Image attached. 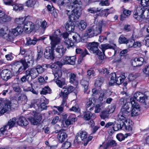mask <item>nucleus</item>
<instances>
[{"label":"nucleus","instance_id":"obj_36","mask_svg":"<svg viewBox=\"0 0 149 149\" xmlns=\"http://www.w3.org/2000/svg\"><path fill=\"white\" fill-rule=\"evenodd\" d=\"M42 98H42L40 99H37L34 100L33 102L30 105V107L35 108L36 107L35 105H36L38 108L41 102L44 101V99H42Z\"/></svg>","mask_w":149,"mask_h":149},{"label":"nucleus","instance_id":"obj_7","mask_svg":"<svg viewBox=\"0 0 149 149\" xmlns=\"http://www.w3.org/2000/svg\"><path fill=\"white\" fill-rule=\"evenodd\" d=\"M52 46L46 47L44 50V57L47 59L53 60L54 58V48L55 45H57L54 44L52 45L51 42Z\"/></svg>","mask_w":149,"mask_h":149},{"label":"nucleus","instance_id":"obj_46","mask_svg":"<svg viewBox=\"0 0 149 149\" xmlns=\"http://www.w3.org/2000/svg\"><path fill=\"white\" fill-rule=\"evenodd\" d=\"M54 80L56 84L60 88H62L63 86L65 84V81L64 79H62L61 80L58 79L56 80Z\"/></svg>","mask_w":149,"mask_h":149},{"label":"nucleus","instance_id":"obj_3","mask_svg":"<svg viewBox=\"0 0 149 149\" xmlns=\"http://www.w3.org/2000/svg\"><path fill=\"white\" fill-rule=\"evenodd\" d=\"M99 43L97 42H89L87 45V48L91 52L96 54L98 57L101 60L104 59L103 53H102L98 48Z\"/></svg>","mask_w":149,"mask_h":149},{"label":"nucleus","instance_id":"obj_55","mask_svg":"<svg viewBox=\"0 0 149 149\" xmlns=\"http://www.w3.org/2000/svg\"><path fill=\"white\" fill-rule=\"evenodd\" d=\"M128 40L125 37L121 36L119 38L118 41L120 44H127L128 42Z\"/></svg>","mask_w":149,"mask_h":149},{"label":"nucleus","instance_id":"obj_45","mask_svg":"<svg viewBox=\"0 0 149 149\" xmlns=\"http://www.w3.org/2000/svg\"><path fill=\"white\" fill-rule=\"evenodd\" d=\"M51 91V90L48 86H45L42 89L40 93L41 94L45 95L47 93H50Z\"/></svg>","mask_w":149,"mask_h":149},{"label":"nucleus","instance_id":"obj_60","mask_svg":"<svg viewBox=\"0 0 149 149\" xmlns=\"http://www.w3.org/2000/svg\"><path fill=\"white\" fill-rule=\"evenodd\" d=\"M14 10H22L23 9V8L21 4H16L13 6Z\"/></svg>","mask_w":149,"mask_h":149},{"label":"nucleus","instance_id":"obj_26","mask_svg":"<svg viewBox=\"0 0 149 149\" xmlns=\"http://www.w3.org/2000/svg\"><path fill=\"white\" fill-rule=\"evenodd\" d=\"M120 120V122L119 120L117 123H116L115 122H113L114 124L113 125V126H112V128L114 131H117L120 130H121L122 127H123V126H122V121H121Z\"/></svg>","mask_w":149,"mask_h":149},{"label":"nucleus","instance_id":"obj_30","mask_svg":"<svg viewBox=\"0 0 149 149\" xmlns=\"http://www.w3.org/2000/svg\"><path fill=\"white\" fill-rule=\"evenodd\" d=\"M42 99H44L43 101H41V102L39 105L38 108L41 109V110L46 109H47V106L46 105L49 103V101L45 98H43Z\"/></svg>","mask_w":149,"mask_h":149},{"label":"nucleus","instance_id":"obj_5","mask_svg":"<svg viewBox=\"0 0 149 149\" xmlns=\"http://www.w3.org/2000/svg\"><path fill=\"white\" fill-rule=\"evenodd\" d=\"M16 118H13L10 119L8 122V123L4 125L0 129V136H5L8 134V130L13 127L15 124Z\"/></svg>","mask_w":149,"mask_h":149},{"label":"nucleus","instance_id":"obj_44","mask_svg":"<svg viewBox=\"0 0 149 149\" xmlns=\"http://www.w3.org/2000/svg\"><path fill=\"white\" fill-rule=\"evenodd\" d=\"M87 54H88V51L85 49L84 51L83 52L79 57L77 61L78 63L79 64L81 63L83 60V57Z\"/></svg>","mask_w":149,"mask_h":149},{"label":"nucleus","instance_id":"obj_28","mask_svg":"<svg viewBox=\"0 0 149 149\" xmlns=\"http://www.w3.org/2000/svg\"><path fill=\"white\" fill-rule=\"evenodd\" d=\"M96 116L95 114L92 113L88 111L86 113L84 117V119L86 120H89L90 119H95Z\"/></svg>","mask_w":149,"mask_h":149},{"label":"nucleus","instance_id":"obj_63","mask_svg":"<svg viewBox=\"0 0 149 149\" xmlns=\"http://www.w3.org/2000/svg\"><path fill=\"white\" fill-rule=\"evenodd\" d=\"M142 6L146 7L149 5V0H140Z\"/></svg>","mask_w":149,"mask_h":149},{"label":"nucleus","instance_id":"obj_62","mask_svg":"<svg viewBox=\"0 0 149 149\" xmlns=\"http://www.w3.org/2000/svg\"><path fill=\"white\" fill-rule=\"evenodd\" d=\"M1 20L3 22H6L11 20V18L10 17L6 15L5 14V15L1 18Z\"/></svg>","mask_w":149,"mask_h":149},{"label":"nucleus","instance_id":"obj_31","mask_svg":"<svg viewBox=\"0 0 149 149\" xmlns=\"http://www.w3.org/2000/svg\"><path fill=\"white\" fill-rule=\"evenodd\" d=\"M70 3L74 5V7L77 8H81L82 3L81 0H70Z\"/></svg>","mask_w":149,"mask_h":149},{"label":"nucleus","instance_id":"obj_14","mask_svg":"<svg viewBox=\"0 0 149 149\" xmlns=\"http://www.w3.org/2000/svg\"><path fill=\"white\" fill-rule=\"evenodd\" d=\"M31 51H27L24 56V59H22L25 62H26L28 64V68L31 65V64L33 62V57L31 54Z\"/></svg>","mask_w":149,"mask_h":149},{"label":"nucleus","instance_id":"obj_9","mask_svg":"<svg viewBox=\"0 0 149 149\" xmlns=\"http://www.w3.org/2000/svg\"><path fill=\"white\" fill-rule=\"evenodd\" d=\"M81 8H74L70 15H69V18L71 22L76 21L80 17L81 14Z\"/></svg>","mask_w":149,"mask_h":149},{"label":"nucleus","instance_id":"obj_40","mask_svg":"<svg viewBox=\"0 0 149 149\" xmlns=\"http://www.w3.org/2000/svg\"><path fill=\"white\" fill-rule=\"evenodd\" d=\"M108 92L107 91L104 90L102 91L100 94L99 97V99L100 101H102L104 99H106L107 97L109 96V95L107 94Z\"/></svg>","mask_w":149,"mask_h":149},{"label":"nucleus","instance_id":"obj_1","mask_svg":"<svg viewBox=\"0 0 149 149\" xmlns=\"http://www.w3.org/2000/svg\"><path fill=\"white\" fill-rule=\"evenodd\" d=\"M134 99L139 102L144 103L145 108H148L149 107V97L141 93L137 92L135 93L134 95V98L131 97L130 99V102L133 108L140 110V106L138 103L135 102Z\"/></svg>","mask_w":149,"mask_h":149},{"label":"nucleus","instance_id":"obj_27","mask_svg":"<svg viewBox=\"0 0 149 149\" xmlns=\"http://www.w3.org/2000/svg\"><path fill=\"white\" fill-rule=\"evenodd\" d=\"M75 25L73 22H70L67 23L65 26V29L68 32L72 31H74Z\"/></svg>","mask_w":149,"mask_h":149},{"label":"nucleus","instance_id":"obj_50","mask_svg":"<svg viewBox=\"0 0 149 149\" xmlns=\"http://www.w3.org/2000/svg\"><path fill=\"white\" fill-rule=\"evenodd\" d=\"M74 8V5L72 4V3L70 5H68L67 6V9L65 11V13L69 15V13L71 12V13L73 12V10Z\"/></svg>","mask_w":149,"mask_h":149},{"label":"nucleus","instance_id":"obj_35","mask_svg":"<svg viewBox=\"0 0 149 149\" xmlns=\"http://www.w3.org/2000/svg\"><path fill=\"white\" fill-rule=\"evenodd\" d=\"M80 84L84 88V93H86L88 90V81L86 80L85 78H83L81 80Z\"/></svg>","mask_w":149,"mask_h":149},{"label":"nucleus","instance_id":"obj_24","mask_svg":"<svg viewBox=\"0 0 149 149\" xmlns=\"http://www.w3.org/2000/svg\"><path fill=\"white\" fill-rule=\"evenodd\" d=\"M116 46L115 45H114V46L111 45H110L108 44H102L100 46V48L101 49L102 51V53H103V57L104 58V53L105 50L109 49H114V48L116 47Z\"/></svg>","mask_w":149,"mask_h":149},{"label":"nucleus","instance_id":"obj_4","mask_svg":"<svg viewBox=\"0 0 149 149\" xmlns=\"http://www.w3.org/2000/svg\"><path fill=\"white\" fill-rule=\"evenodd\" d=\"M142 6H137L134 11V17L137 20H141L147 18L144 15L146 8Z\"/></svg>","mask_w":149,"mask_h":149},{"label":"nucleus","instance_id":"obj_13","mask_svg":"<svg viewBox=\"0 0 149 149\" xmlns=\"http://www.w3.org/2000/svg\"><path fill=\"white\" fill-rule=\"evenodd\" d=\"M12 72L9 70L6 69L3 70L1 73V76L2 78L7 81L13 77Z\"/></svg>","mask_w":149,"mask_h":149},{"label":"nucleus","instance_id":"obj_15","mask_svg":"<svg viewBox=\"0 0 149 149\" xmlns=\"http://www.w3.org/2000/svg\"><path fill=\"white\" fill-rule=\"evenodd\" d=\"M42 119V116L39 114H36L33 118L32 117H30L28 118V120L31 123L34 125H37L40 122Z\"/></svg>","mask_w":149,"mask_h":149},{"label":"nucleus","instance_id":"obj_47","mask_svg":"<svg viewBox=\"0 0 149 149\" xmlns=\"http://www.w3.org/2000/svg\"><path fill=\"white\" fill-rule=\"evenodd\" d=\"M74 42L78 43L81 41V38L80 36L77 33H75L72 36Z\"/></svg>","mask_w":149,"mask_h":149},{"label":"nucleus","instance_id":"obj_52","mask_svg":"<svg viewBox=\"0 0 149 149\" xmlns=\"http://www.w3.org/2000/svg\"><path fill=\"white\" fill-rule=\"evenodd\" d=\"M87 24L84 21H81L79 23L78 26L79 29L82 31L84 30Z\"/></svg>","mask_w":149,"mask_h":149},{"label":"nucleus","instance_id":"obj_20","mask_svg":"<svg viewBox=\"0 0 149 149\" xmlns=\"http://www.w3.org/2000/svg\"><path fill=\"white\" fill-rule=\"evenodd\" d=\"M4 104L3 108L0 111L1 114H4L7 111H9L10 109L11 102L9 100H4L3 102Z\"/></svg>","mask_w":149,"mask_h":149},{"label":"nucleus","instance_id":"obj_29","mask_svg":"<svg viewBox=\"0 0 149 149\" xmlns=\"http://www.w3.org/2000/svg\"><path fill=\"white\" fill-rule=\"evenodd\" d=\"M17 123L21 126H26L28 124V122L24 117L22 116L19 118Z\"/></svg>","mask_w":149,"mask_h":149},{"label":"nucleus","instance_id":"obj_38","mask_svg":"<svg viewBox=\"0 0 149 149\" xmlns=\"http://www.w3.org/2000/svg\"><path fill=\"white\" fill-rule=\"evenodd\" d=\"M45 65H37L35 68L38 72V74H41L45 70V69L44 68Z\"/></svg>","mask_w":149,"mask_h":149},{"label":"nucleus","instance_id":"obj_43","mask_svg":"<svg viewBox=\"0 0 149 149\" xmlns=\"http://www.w3.org/2000/svg\"><path fill=\"white\" fill-rule=\"evenodd\" d=\"M79 136H81L82 138L83 141H85L87 140V133L84 131H80L78 132Z\"/></svg>","mask_w":149,"mask_h":149},{"label":"nucleus","instance_id":"obj_37","mask_svg":"<svg viewBox=\"0 0 149 149\" xmlns=\"http://www.w3.org/2000/svg\"><path fill=\"white\" fill-rule=\"evenodd\" d=\"M104 81V79L103 77H98L95 81V86L96 87L100 88Z\"/></svg>","mask_w":149,"mask_h":149},{"label":"nucleus","instance_id":"obj_34","mask_svg":"<svg viewBox=\"0 0 149 149\" xmlns=\"http://www.w3.org/2000/svg\"><path fill=\"white\" fill-rule=\"evenodd\" d=\"M53 74L55 79L54 80H56L61 77L62 75V72L60 69H57L53 72Z\"/></svg>","mask_w":149,"mask_h":149},{"label":"nucleus","instance_id":"obj_23","mask_svg":"<svg viewBox=\"0 0 149 149\" xmlns=\"http://www.w3.org/2000/svg\"><path fill=\"white\" fill-rule=\"evenodd\" d=\"M76 57L75 56L66 57L63 59L65 63L74 65L75 63Z\"/></svg>","mask_w":149,"mask_h":149},{"label":"nucleus","instance_id":"obj_56","mask_svg":"<svg viewBox=\"0 0 149 149\" xmlns=\"http://www.w3.org/2000/svg\"><path fill=\"white\" fill-rule=\"evenodd\" d=\"M131 11L129 10H125L123 12V14L120 15V20H124V18H123V16H128L130 14Z\"/></svg>","mask_w":149,"mask_h":149},{"label":"nucleus","instance_id":"obj_59","mask_svg":"<svg viewBox=\"0 0 149 149\" xmlns=\"http://www.w3.org/2000/svg\"><path fill=\"white\" fill-rule=\"evenodd\" d=\"M71 143L68 141H65L62 145V147L63 149H68L71 146Z\"/></svg>","mask_w":149,"mask_h":149},{"label":"nucleus","instance_id":"obj_49","mask_svg":"<svg viewBox=\"0 0 149 149\" xmlns=\"http://www.w3.org/2000/svg\"><path fill=\"white\" fill-rule=\"evenodd\" d=\"M25 75L23 76L21 78L20 80L22 83H25L27 81L29 83H30V81H29V79L30 78V77L26 73H25Z\"/></svg>","mask_w":149,"mask_h":149},{"label":"nucleus","instance_id":"obj_33","mask_svg":"<svg viewBox=\"0 0 149 149\" xmlns=\"http://www.w3.org/2000/svg\"><path fill=\"white\" fill-rule=\"evenodd\" d=\"M122 126L125 127L126 130L129 132H131L132 130V127L130 125L129 122L128 120H125L124 122H122Z\"/></svg>","mask_w":149,"mask_h":149},{"label":"nucleus","instance_id":"obj_57","mask_svg":"<svg viewBox=\"0 0 149 149\" xmlns=\"http://www.w3.org/2000/svg\"><path fill=\"white\" fill-rule=\"evenodd\" d=\"M35 4V1L32 0H29L26 2V6L29 7H33Z\"/></svg>","mask_w":149,"mask_h":149},{"label":"nucleus","instance_id":"obj_22","mask_svg":"<svg viewBox=\"0 0 149 149\" xmlns=\"http://www.w3.org/2000/svg\"><path fill=\"white\" fill-rule=\"evenodd\" d=\"M70 82L75 85L78 83V78L76 74L73 73H71L69 75Z\"/></svg>","mask_w":149,"mask_h":149},{"label":"nucleus","instance_id":"obj_25","mask_svg":"<svg viewBox=\"0 0 149 149\" xmlns=\"http://www.w3.org/2000/svg\"><path fill=\"white\" fill-rule=\"evenodd\" d=\"M117 143L114 140H111L108 141L105 145L104 146L102 145H100L99 148V149H100V148L103 147V149H107V148L109 147H114L116 145Z\"/></svg>","mask_w":149,"mask_h":149},{"label":"nucleus","instance_id":"obj_21","mask_svg":"<svg viewBox=\"0 0 149 149\" xmlns=\"http://www.w3.org/2000/svg\"><path fill=\"white\" fill-rule=\"evenodd\" d=\"M24 29L26 32H31L34 29V24L31 22H26L24 26Z\"/></svg>","mask_w":149,"mask_h":149},{"label":"nucleus","instance_id":"obj_41","mask_svg":"<svg viewBox=\"0 0 149 149\" xmlns=\"http://www.w3.org/2000/svg\"><path fill=\"white\" fill-rule=\"evenodd\" d=\"M109 116V113L108 111H103L100 114V116L102 119H108Z\"/></svg>","mask_w":149,"mask_h":149},{"label":"nucleus","instance_id":"obj_61","mask_svg":"<svg viewBox=\"0 0 149 149\" xmlns=\"http://www.w3.org/2000/svg\"><path fill=\"white\" fill-rule=\"evenodd\" d=\"M79 135H78V132L77 134L75 139L74 141V143H80L82 141H83L82 139L81 138V136H79Z\"/></svg>","mask_w":149,"mask_h":149},{"label":"nucleus","instance_id":"obj_18","mask_svg":"<svg viewBox=\"0 0 149 149\" xmlns=\"http://www.w3.org/2000/svg\"><path fill=\"white\" fill-rule=\"evenodd\" d=\"M55 50L56 53V57L58 58H61L65 52V49L62 45H58Z\"/></svg>","mask_w":149,"mask_h":149},{"label":"nucleus","instance_id":"obj_10","mask_svg":"<svg viewBox=\"0 0 149 149\" xmlns=\"http://www.w3.org/2000/svg\"><path fill=\"white\" fill-rule=\"evenodd\" d=\"M12 33L10 31H9L7 29H1L0 30V34L3 38L9 41H13L14 39V37L13 36H11Z\"/></svg>","mask_w":149,"mask_h":149},{"label":"nucleus","instance_id":"obj_17","mask_svg":"<svg viewBox=\"0 0 149 149\" xmlns=\"http://www.w3.org/2000/svg\"><path fill=\"white\" fill-rule=\"evenodd\" d=\"M74 88V87L72 86H68L67 88H65L63 92L61 91L60 93V96L64 98L67 97L68 95L73 91Z\"/></svg>","mask_w":149,"mask_h":149},{"label":"nucleus","instance_id":"obj_51","mask_svg":"<svg viewBox=\"0 0 149 149\" xmlns=\"http://www.w3.org/2000/svg\"><path fill=\"white\" fill-rule=\"evenodd\" d=\"M40 23L41 24L39 28L40 29H42V31H43V33L46 28L47 27V24L45 20L43 21L42 22H40Z\"/></svg>","mask_w":149,"mask_h":149},{"label":"nucleus","instance_id":"obj_64","mask_svg":"<svg viewBox=\"0 0 149 149\" xmlns=\"http://www.w3.org/2000/svg\"><path fill=\"white\" fill-rule=\"evenodd\" d=\"M68 118L72 124L77 120V118L75 117V115L73 114L70 116Z\"/></svg>","mask_w":149,"mask_h":149},{"label":"nucleus","instance_id":"obj_53","mask_svg":"<svg viewBox=\"0 0 149 149\" xmlns=\"http://www.w3.org/2000/svg\"><path fill=\"white\" fill-rule=\"evenodd\" d=\"M92 104H93L92 101L89 100V101L87 102L86 106V109L87 111L93 110V108L91 106Z\"/></svg>","mask_w":149,"mask_h":149},{"label":"nucleus","instance_id":"obj_6","mask_svg":"<svg viewBox=\"0 0 149 149\" xmlns=\"http://www.w3.org/2000/svg\"><path fill=\"white\" fill-rule=\"evenodd\" d=\"M130 107L128 105L123 106L119 112L118 117L119 120L122 122H124L125 120H128L127 118L129 115L130 110H129Z\"/></svg>","mask_w":149,"mask_h":149},{"label":"nucleus","instance_id":"obj_32","mask_svg":"<svg viewBox=\"0 0 149 149\" xmlns=\"http://www.w3.org/2000/svg\"><path fill=\"white\" fill-rule=\"evenodd\" d=\"M125 78V74L123 73L117 77L115 83L117 84H120L123 82Z\"/></svg>","mask_w":149,"mask_h":149},{"label":"nucleus","instance_id":"obj_11","mask_svg":"<svg viewBox=\"0 0 149 149\" xmlns=\"http://www.w3.org/2000/svg\"><path fill=\"white\" fill-rule=\"evenodd\" d=\"M61 35L60 30L59 29H58L55 31L54 34L50 36V39L51 40L52 45H54V44H57L60 42L61 39L59 37Z\"/></svg>","mask_w":149,"mask_h":149},{"label":"nucleus","instance_id":"obj_54","mask_svg":"<svg viewBox=\"0 0 149 149\" xmlns=\"http://www.w3.org/2000/svg\"><path fill=\"white\" fill-rule=\"evenodd\" d=\"M26 18L24 17H19L15 19V22L18 24L21 25L23 24Z\"/></svg>","mask_w":149,"mask_h":149},{"label":"nucleus","instance_id":"obj_2","mask_svg":"<svg viewBox=\"0 0 149 149\" xmlns=\"http://www.w3.org/2000/svg\"><path fill=\"white\" fill-rule=\"evenodd\" d=\"M102 25L103 21L100 20L98 22L97 25H94L88 29L86 31L88 35L92 37L101 33L102 31Z\"/></svg>","mask_w":149,"mask_h":149},{"label":"nucleus","instance_id":"obj_48","mask_svg":"<svg viewBox=\"0 0 149 149\" xmlns=\"http://www.w3.org/2000/svg\"><path fill=\"white\" fill-rule=\"evenodd\" d=\"M47 8L49 11L51 12V13H52L55 17L57 16V14L55 12V8L54 7H52L50 5H48L47 6Z\"/></svg>","mask_w":149,"mask_h":149},{"label":"nucleus","instance_id":"obj_39","mask_svg":"<svg viewBox=\"0 0 149 149\" xmlns=\"http://www.w3.org/2000/svg\"><path fill=\"white\" fill-rule=\"evenodd\" d=\"M37 40H38L36 38H34L33 39H31L29 37H28L27 38L26 45H34L36 44Z\"/></svg>","mask_w":149,"mask_h":149},{"label":"nucleus","instance_id":"obj_8","mask_svg":"<svg viewBox=\"0 0 149 149\" xmlns=\"http://www.w3.org/2000/svg\"><path fill=\"white\" fill-rule=\"evenodd\" d=\"M13 65L14 67H17L18 68V70L16 71L17 74L23 70H25L28 68V64L25 62L22 59L14 62Z\"/></svg>","mask_w":149,"mask_h":149},{"label":"nucleus","instance_id":"obj_16","mask_svg":"<svg viewBox=\"0 0 149 149\" xmlns=\"http://www.w3.org/2000/svg\"><path fill=\"white\" fill-rule=\"evenodd\" d=\"M25 73L28 74L31 79H34L37 77L39 75L38 72L35 68L29 69L25 72Z\"/></svg>","mask_w":149,"mask_h":149},{"label":"nucleus","instance_id":"obj_19","mask_svg":"<svg viewBox=\"0 0 149 149\" xmlns=\"http://www.w3.org/2000/svg\"><path fill=\"white\" fill-rule=\"evenodd\" d=\"M69 35V34L67 32H65L62 34L63 37L65 39V44L68 49H69L70 47H73L72 45V44L74 45L71 40H69V39H68Z\"/></svg>","mask_w":149,"mask_h":149},{"label":"nucleus","instance_id":"obj_12","mask_svg":"<svg viewBox=\"0 0 149 149\" xmlns=\"http://www.w3.org/2000/svg\"><path fill=\"white\" fill-rule=\"evenodd\" d=\"M55 132L58 133L57 137L59 141L62 143L67 138V135L64 130H56Z\"/></svg>","mask_w":149,"mask_h":149},{"label":"nucleus","instance_id":"obj_42","mask_svg":"<svg viewBox=\"0 0 149 149\" xmlns=\"http://www.w3.org/2000/svg\"><path fill=\"white\" fill-rule=\"evenodd\" d=\"M111 80L109 82V84L112 86L115 83L117 77L115 73H112L110 74Z\"/></svg>","mask_w":149,"mask_h":149},{"label":"nucleus","instance_id":"obj_58","mask_svg":"<svg viewBox=\"0 0 149 149\" xmlns=\"http://www.w3.org/2000/svg\"><path fill=\"white\" fill-rule=\"evenodd\" d=\"M26 98V96L24 95H21L18 97L17 99V101L18 103H21L24 101V100H25Z\"/></svg>","mask_w":149,"mask_h":149}]
</instances>
